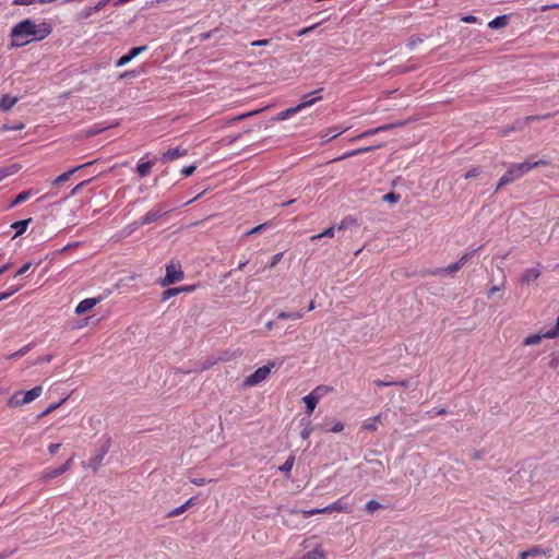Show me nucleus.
I'll return each mask as SVG.
<instances>
[{"label": "nucleus", "instance_id": "f257e3e1", "mask_svg": "<svg viewBox=\"0 0 559 559\" xmlns=\"http://www.w3.org/2000/svg\"><path fill=\"white\" fill-rule=\"evenodd\" d=\"M52 32L51 24L43 20L39 23L25 19L16 23L11 29V47L21 48L34 40H44Z\"/></svg>", "mask_w": 559, "mask_h": 559}, {"label": "nucleus", "instance_id": "f03ea898", "mask_svg": "<svg viewBox=\"0 0 559 559\" xmlns=\"http://www.w3.org/2000/svg\"><path fill=\"white\" fill-rule=\"evenodd\" d=\"M546 166L548 165L547 160L539 159L534 163H519V164H510L508 167V170L506 174L499 179V182L496 187V191L500 190L502 187L513 182L514 180L520 179L525 174H527L530 170H532L534 167L537 166Z\"/></svg>", "mask_w": 559, "mask_h": 559}, {"label": "nucleus", "instance_id": "7ed1b4c3", "mask_svg": "<svg viewBox=\"0 0 559 559\" xmlns=\"http://www.w3.org/2000/svg\"><path fill=\"white\" fill-rule=\"evenodd\" d=\"M41 393H43L41 385H36L26 392L17 391L9 397L8 406L11 408H15V407L22 406L24 404H28V403L33 402L34 400H36L37 397H39L41 395Z\"/></svg>", "mask_w": 559, "mask_h": 559}, {"label": "nucleus", "instance_id": "20e7f679", "mask_svg": "<svg viewBox=\"0 0 559 559\" xmlns=\"http://www.w3.org/2000/svg\"><path fill=\"white\" fill-rule=\"evenodd\" d=\"M275 366L274 362H270L269 365L259 367L253 373L246 377L242 381V388H251L263 382L271 373L272 368Z\"/></svg>", "mask_w": 559, "mask_h": 559}, {"label": "nucleus", "instance_id": "39448f33", "mask_svg": "<svg viewBox=\"0 0 559 559\" xmlns=\"http://www.w3.org/2000/svg\"><path fill=\"white\" fill-rule=\"evenodd\" d=\"M168 212H170V210H166L163 204H156L152 210L146 212L138 222H134L132 225L138 227L152 224L159 219L162 216L166 215Z\"/></svg>", "mask_w": 559, "mask_h": 559}, {"label": "nucleus", "instance_id": "423d86ee", "mask_svg": "<svg viewBox=\"0 0 559 559\" xmlns=\"http://www.w3.org/2000/svg\"><path fill=\"white\" fill-rule=\"evenodd\" d=\"M550 117V114H547V115H536V116H527L525 117L524 119H519L516 121H514V123L510 127H506V128H502L500 131H499V134L501 136H507L509 135L511 132H514V131H521L523 130L527 124L528 122L531 121H534V120H544L546 118Z\"/></svg>", "mask_w": 559, "mask_h": 559}, {"label": "nucleus", "instance_id": "0eeeda50", "mask_svg": "<svg viewBox=\"0 0 559 559\" xmlns=\"http://www.w3.org/2000/svg\"><path fill=\"white\" fill-rule=\"evenodd\" d=\"M183 272L180 264H169L166 266V275L159 281L162 287H168L183 278Z\"/></svg>", "mask_w": 559, "mask_h": 559}, {"label": "nucleus", "instance_id": "6e6552de", "mask_svg": "<svg viewBox=\"0 0 559 559\" xmlns=\"http://www.w3.org/2000/svg\"><path fill=\"white\" fill-rule=\"evenodd\" d=\"M72 464V459H68L60 467L58 468H46L44 472H43V477L45 479H51V478H55V477H58L59 475H61L62 473H64L66 471L69 469V467L71 466Z\"/></svg>", "mask_w": 559, "mask_h": 559}, {"label": "nucleus", "instance_id": "1a4fd4ad", "mask_svg": "<svg viewBox=\"0 0 559 559\" xmlns=\"http://www.w3.org/2000/svg\"><path fill=\"white\" fill-rule=\"evenodd\" d=\"M550 333V329L549 330H542L539 331L538 333L536 334H532V335H528L524 338L523 341V345L524 346H532V345H537L542 342L543 338H550V340H554L555 337H551L549 336L548 334Z\"/></svg>", "mask_w": 559, "mask_h": 559}, {"label": "nucleus", "instance_id": "9d476101", "mask_svg": "<svg viewBox=\"0 0 559 559\" xmlns=\"http://www.w3.org/2000/svg\"><path fill=\"white\" fill-rule=\"evenodd\" d=\"M102 300V298H86V299H83L82 301H80L78 304V306L75 307V313L81 316V314H84L86 312H88L90 310H92L99 301Z\"/></svg>", "mask_w": 559, "mask_h": 559}, {"label": "nucleus", "instance_id": "9b49d317", "mask_svg": "<svg viewBox=\"0 0 559 559\" xmlns=\"http://www.w3.org/2000/svg\"><path fill=\"white\" fill-rule=\"evenodd\" d=\"M537 556L550 557V549H544L538 546H533L530 549L522 551L520 554V559H527L528 557Z\"/></svg>", "mask_w": 559, "mask_h": 559}, {"label": "nucleus", "instance_id": "f8f14e48", "mask_svg": "<svg viewBox=\"0 0 559 559\" xmlns=\"http://www.w3.org/2000/svg\"><path fill=\"white\" fill-rule=\"evenodd\" d=\"M92 164H93V163H92V162H90V163L83 164V165H81V166H78V167L71 168L70 170H68V171H66V173L61 174L60 176H58V177H57V178L51 182V186H52V187H58L60 183L68 181V180L71 178V176H72L75 171H78L79 169H81V168H83V167L90 166V165H92Z\"/></svg>", "mask_w": 559, "mask_h": 559}, {"label": "nucleus", "instance_id": "ddd939ff", "mask_svg": "<svg viewBox=\"0 0 559 559\" xmlns=\"http://www.w3.org/2000/svg\"><path fill=\"white\" fill-rule=\"evenodd\" d=\"M187 154H188V151L186 148H181V147L170 148L162 155V159L166 160V162H173L182 156H186Z\"/></svg>", "mask_w": 559, "mask_h": 559}, {"label": "nucleus", "instance_id": "4468645a", "mask_svg": "<svg viewBox=\"0 0 559 559\" xmlns=\"http://www.w3.org/2000/svg\"><path fill=\"white\" fill-rule=\"evenodd\" d=\"M352 510H353L352 506H349L347 503H343L342 500H337V501L333 502L332 504H330L325 508H322V511H326L328 513L333 512V511L350 513Z\"/></svg>", "mask_w": 559, "mask_h": 559}, {"label": "nucleus", "instance_id": "2eb2a0df", "mask_svg": "<svg viewBox=\"0 0 559 559\" xmlns=\"http://www.w3.org/2000/svg\"><path fill=\"white\" fill-rule=\"evenodd\" d=\"M395 126L396 124H384V126H380L378 128L369 129V130L360 133L359 135H357L355 138H352L349 141L354 142V141L358 140V139L368 138V136H371L373 134L386 131V130H389V129H391V128H393Z\"/></svg>", "mask_w": 559, "mask_h": 559}, {"label": "nucleus", "instance_id": "dca6fc26", "mask_svg": "<svg viewBox=\"0 0 559 559\" xmlns=\"http://www.w3.org/2000/svg\"><path fill=\"white\" fill-rule=\"evenodd\" d=\"M347 130V128H344V129H337L335 127L333 128H330L328 129L326 131H322L320 136L322 139V143H328L329 141L337 138L338 135H341L343 132H345Z\"/></svg>", "mask_w": 559, "mask_h": 559}, {"label": "nucleus", "instance_id": "f3484780", "mask_svg": "<svg viewBox=\"0 0 559 559\" xmlns=\"http://www.w3.org/2000/svg\"><path fill=\"white\" fill-rule=\"evenodd\" d=\"M540 276V271L537 267H531L524 271L520 277L521 283L530 284Z\"/></svg>", "mask_w": 559, "mask_h": 559}, {"label": "nucleus", "instance_id": "a211bd4d", "mask_svg": "<svg viewBox=\"0 0 559 559\" xmlns=\"http://www.w3.org/2000/svg\"><path fill=\"white\" fill-rule=\"evenodd\" d=\"M376 147H381V145L368 146V147H361V148L348 151V152L344 153L342 156H340L337 158H334L333 162L341 160V159H346V158H349V157H353V156H357V155L367 153V152H369V151H371V150H373Z\"/></svg>", "mask_w": 559, "mask_h": 559}, {"label": "nucleus", "instance_id": "6ab92c4d", "mask_svg": "<svg viewBox=\"0 0 559 559\" xmlns=\"http://www.w3.org/2000/svg\"><path fill=\"white\" fill-rule=\"evenodd\" d=\"M19 98L15 96L3 95L0 99V110L9 111L17 103Z\"/></svg>", "mask_w": 559, "mask_h": 559}, {"label": "nucleus", "instance_id": "aec40b11", "mask_svg": "<svg viewBox=\"0 0 559 559\" xmlns=\"http://www.w3.org/2000/svg\"><path fill=\"white\" fill-rule=\"evenodd\" d=\"M321 91L322 90H318L311 94L305 95L302 98V102L298 105L299 109L302 110L304 108L310 107L313 104H316L317 102L321 100L322 96L310 97L313 94H319Z\"/></svg>", "mask_w": 559, "mask_h": 559}, {"label": "nucleus", "instance_id": "412c9836", "mask_svg": "<svg viewBox=\"0 0 559 559\" xmlns=\"http://www.w3.org/2000/svg\"><path fill=\"white\" fill-rule=\"evenodd\" d=\"M195 498L192 497L190 499H188L183 504H181L180 507L178 508H175L173 509L171 511H169L167 513V518H174V516H178L180 514H182L183 512L187 511V509L191 506H193L195 502H194Z\"/></svg>", "mask_w": 559, "mask_h": 559}, {"label": "nucleus", "instance_id": "4be33fe9", "mask_svg": "<svg viewBox=\"0 0 559 559\" xmlns=\"http://www.w3.org/2000/svg\"><path fill=\"white\" fill-rule=\"evenodd\" d=\"M102 457L103 456H88V459L83 460L81 464L84 468H90L93 472H96L99 465L102 464Z\"/></svg>", "mask_w": 559, "mask_h": 559}, {"label": "nucleus", "instance_id": "5701e85b", "mask_svg": "<svg viewBox=\"0 0 559 559\" xmlns=\"http://www.w3.org/2000/svg\"><path fill=\"white\" fill-rule=\"evenodd\" d=\"M459 270H461V266L456 261L455 263H452V264L448 265L447 267L436 269V270L431 271L430 274L435 275V276L436 275H444V274L457 272Z\"/></svg>", "mask_w": 559, "mask_h": 559}, {"label": "nucleus", "instance_id": "b1692460", "mask_svg": "<svg viewBox=\"0 0 559 559\" xmlns=\"http://www.w3.org/2000/svg\"><path fill=\"white\" fill-rule=\"evenodd\" d=\"M301 559H325L321 544H317L313 549L307 551Z\"/></svg>", "mask_w": 559, "mask_h": 559}, {"label": "nucleus", "instance_id": "393cba45", "mask_svg": "<svg viewBox=\"0 0 559 559\" xmlns=\"http://www.w3.org/2000/svg\"><path fill=\"white\" fill-rule=\"evenodd\" d=\"M358 219L354 215H346L337 225L338 230H345L352 226H357Z\"/></svg>", "mask_w": 559, "mask_h": 559}, {"label": "nucleus", "instance_id": "a878e982", "mask_svg": "<svg viewBox=\"0 0 559 559\" xmlns=\"http://www.w3.org/2000/svg\"><path fill=\"white\" fill-rule=\"evenodd\" d=\"M331 392H333L332 386L322 384V385H318L310 393L320 401L323 396H325L326 394H329Z\"/></svg>", "mask_w": 559, "mask_h": 559}, {"label": "nucleus", "instance_id": "bb28decb", "mask_svg": "<svg viewBox=\"0 0 559 559\" xmlns=\"http://www.w3.org/2000/svg\"><path fill=\"white\" fill-rule=\"evenodd\" d=\"M25 286V283L21 282L16 285H12L10 286L5 292L3 293H0V301L4 300V299H8L10 298L11 296H13L15 293H17L19 290H21L23 287Z\"/></svg>", "mask_w": 559, "mask_h": 559}, {"label": "nucleus", "instance_id": "cd10ccee", "mask_svg": "<svg viewBox=\"0 0 559 559\" xmlns=\"http://www.w3.org/2000/svg\"><path fill=\"white\" fill-rule=\"evenodd\" d=\"M154 166V162H141L138 164L136 171L140 177L147 176Z\"/></svg>", "mask_w": 559, "mask_h": 559}, {"label": "nucleus", "instance_id": "c85d7f7f", "mask_svg": "<svg viewBox=\"0 0 559 559\" xmlns=\"http://www.w3.org/2000/svg\"><path fill=\"white\" fill-rule=\"evenodd\" d=\"M304 402L306 404L307 414L311 415L313 413V411L316 409V406H317L319 400L317 397H314L311 393H309L308 395H306L304 397Z\"/></svg>", "mask_w": 559, "mask_h": 559}, {"label": "nucleus", "instance_id": "c756f323", "mask_svg": "<svg viewBox=\"0 0 559 559\" xmlns=\"http://www.w3.org/2000/svg\"><path fill=\"white\" fill-rule=\"evenodd\" d=\"M31 221H32L31 218H27V219L14 222L11 227L15 230V236H20L23 233H25Z\"/></svg>", "mask_w": 559, "mask_h": 559}, {"label": "nucleus", "instance_id": "7c9ffc66", "mask_svg": "<svg viewBox=\"0 0 559 559\" xmlns=\"http://www.w3.org/2000/svg\"><path fill=\"white\" fill-rule=\"evenodd\" d=\"M508 24V17L507 15H501L495 17L492 21L489 22L488 26L492 29L502 28L507 26Z\"/></svg>", "mask_w": 559, "mask_h": 559}, {"label": "nucleus", "instance_id": "2f4dec72", "mask_svg": "<svg viewBox=\"0 0 559 559\" xmlns=\"http://www.w3.org/2000/svg\"><path fill=\"white\" fill-rule=\"evenodd\" d=\"M336 228L337 227H335V226H331V227L326 228L324 231H322L321 234L311 236L310 241L317 242L319 239H321L323 237L333 238Z\"/></svg>", "mask_w": 559, "mask_h": 559}, {"label": "nucleus", "instance_id": "473e14b6", "mask_svg": "<svg viewBox=\"0 0 559 559\" xmlns=\"http://www.w3.org/2000/svg\"><path fill=\"white\" fill-rule=\"evenodd\" d=\"M107 2L108 0H100L95 7L84 9L82 15L84 17H90L93 13L100 11Z\"/></svg>", "mask_w": 559, "mask_h": 559}, {"label": "nucleus", "instance_id": "72a5a7b5", "mask_svg": "<svg viewBox=\"0 0 559 559\" xmlns=\"http://www.w3.org/2000/svg\"><path fill=\"white\" fill-rule=\"evenodd\" d=\"M381 416L378 415L376 417L369 418L364 421L362 428L366 430H376L378 428V425L380 424Z\"/></svg>", "mask_w": 559, "mask_h": 559}, {"label": "nucleus", "instance_id": "f704fd0d", "mask_svg": "<svg viewBox=\"0 0 559 559\" xmlns=\"http://www.w3.org/2000/svg\"><path fill=\"white\" fill-rule=\"evenodd\" d=\"M299 111H300V109H299L298 105L295 107L287 108V109L278 112L277 120H286Z\"/></svg>", "mask_w": 559, "mask_h": 559}, {"label": "nucleus", "instance_id": "c9c22d12", "mask_svg": "<svg viewBox=\"0 0 559 559\" xmlns=\"http://www.w3.org/2000/svg\"><path fill=\"white\" fill-rule=\"evenodd\" d=\"M32 192L31 191H22L20 192L15 199L11 202L10 204V207H14V206H17L20 205L21 203L25 202L26 200H28V198L31 197Z\"/></svg>", "mask_w": 559, "mask_h": 559}, {"label": "nucleus", "instance_id": "e433bc0d", "mask_svg": "<svg viewBox=\"0 0 559 559\" xmlns=\"http://www.w3.org/2000/svg\"><path fill=\"white\" fill-rule=\"evenodd\" d=\"M304 317V312L301 311H295V312H285V311H280L277 313V318L281 319V320H286V319H293V320H298V319H301Z\"/></svg>", "mask_w": 559, "mask_h": 559}, {"label": "nucleus", "instance_id": "4c0bfd02", "mask_svg": "<svg viewBox=\"0 0 559 559\" xmlns=\"http://www.w3.org/2000/svg\"><path fill=\"white\" fill-rule=\"evenodd\" d=\"M179 289L178 287H173V288H168L166 290H164L162 293V301H166L168 300L169 298L174 297V296H177L179 295Z\"/></svg>", "mask_w": 559, "mask_h": 559}, {"label": "nucleus", "instance_id": "58836bf2", "mask_svg": "<svg viewBox=\"0 0 559 559\" xmlns=\"http://www.w3.org/2000/svg\"><path fill=\"white\" fill-rule=\"evenodd\" d=\"M381 508H382L381 503H379V502H378V501H376V500H370V501H368V502L366 503V507H365V509H366V511H367L368 513H373V512H376V511L380 510Z\"/></svg>", "mask_w": 559, "mask_h": 559}, {"label": "nucleus", "instance_id": "ea45409f", "mask_svg": "<svg viewBox=\"0 0 559 559\" xmlns=\"http://www.w3.org/2000/svg\"><path fill=\"white\" fill-rule=\"evenodd\" d=\"M147 50V46H139V47H133L129 50L128 55L131 59H134L135 57H138L141 52H144Z\"/></svg>", "mask_w": 559, "mask_h": 559}, {"label": "nucleus", "instance_id": "a19ab883", "mask_svg": "<svg viewBox=\"0 0 559 559\" xmlns=\"http://www.w3.org/2000/svg\"><path fill=\"white\" fill-rule=\"evenodd\" d=\"M294 465V456H289L288 460L281 466H278V471L284 473H289Z\"/></svg>", "mask_w": 559, "mask_h": 559}, {"label": "nucleus", "instance_id": "79ce46f5", "mask_svg": "<svg viewBox=\"0 0 559 559\" xmlns=\"http://www.w3.org/2000/svg\"><path fill=\"white\" fill-rule=\"evenodd\" d=\"M344 429V425L341 421H333L330 425H326V431L341 432Z\"/></svg>", "mask_w": 559, "mask_h": 559}, {"label": "nucleus", "instance_id": "37998d69", "mask_svg": "<svg viewBox=\"0 0 559 559\" xmlns=\"http://www.w3.org/2000/svg\"><path fill=\"white\" fill-rule=\"evenodd\" d=\"M383 201L389 203H397L400 201V194H396L394 192H389L383 195Z\"/></svg>", "mask_w": 559, "mask_h": 559}, {"label": "nucleus", "instance_id": "c03bdc74", "mask_svg": "<svg viewBox=\"0 0 559 559\" xmlns=\"http://www.w3.org/2000/svg\"><path fill=\"white\" fill-rule=\"evenodd\" d=\"M321 24H322V22H319V23H316V24H313L311 26L304 27V28H301L300 31L297 32V36L307 35V34L311 33L312 31H314Z\"/></svg>", "mask_w": 559, "mask_h": 559}, {"label": "nucleus", "instance_id": "a18cd8bd", "mask_svg": "<svg viewBox=\"0 0 559 559\" xmlns=\"http://www.w3.org/2000/svg\"><path fill=\"white\" fill-rule=\"evenodd\" d=\"M283 255H284L283 252H280V253H276L275 255H273L271 261L267 264V267H270V269L275 267L283 259Z\"/></svg>", "mask_w": 559, "mask_h": 559}, {"label": "nucleus", "instance_id": "49530a36", "mask_svg": "<svg viewBox=\"0 0 559 559\" xmlns=\"http://www.w3.org/2000/svg\"><path fill=\"white\" fill-rule=\"evenodd\" d=\"M66 401V399L61 400L59 403H56V404H50L41 414L40 416L44 417V416H47L49 415L50 413H52L53 411H56L63 402Z\"/></svg>", "mask_w": 559, "mask_h": 559}, {"label": "nucleus", "instance_id": "de8ad7c7", "mask_svg": "<svg viewBox=\"0 0 559 559\" xmlns=\"http://www.w3.org/2000/svg\"><path fill=\"white\" fill-rule=\"evenodd\" d=\"M33 266V263L32 262H27L25 264H23L17 271L16 273L14 274V277H17V276H22L24 274H26L29 269Z\"/></svg>", "mask_w": 559, "mask_h": 559}, {"label": "nucleus", "instance_id": "09e8293b", "mask_svg": "<svg viewBox=\"0 0 559 559\" xmlns=\"http://www.w3.org/2000/svg\"><path fill=\"white\" fill-rule=\"evenodd\" d=\"M476 253V250H473V251H469V252H466L464 253L460 260L457 261V263L460 264V266L462 267L474 254Z\"/></svg>", "mask_w": 559, "mask_h": 559}, {"label": "nucleus", "instance_id": "8fccbe9b", "mask_svg": "<svg viewBox=\"0 0 559 559\" xmlns=\"http://www.w3.org/2000/svg\"><path fill=\"white\" fill-rule=\"evenodd\" d=\"M480 173H481L480 168L474 167V168H472V169H469L468 171L465 173L464 178L465 179H471V178L479 176Z\"/></svg>", "mask_w": 559, "mask_h": 559}, {"label": "nucleus", "instance_id": "3c124183", "mask_svg": "<svg viewBox=\"0 0 559 559\" xmlns=\"http://www.w3.org/2000/svg\"><path fill=\"white\" fill-rule=\"evenodd\" d=\"M29 348H31V346L26 345L23 348L19 349L17 352L13 353L10 356V358H20V357L24 356L29 350Z\"/></svg>", "mask_w": 559, "mask_h": 559}, {"label": "nucleus", "instance_id": "603ef678", "mask_svg": "<svg viewBox=\"0 0 559 559\" xmlns=\"http://www.w3.org/2000/svg\"><path fill=\"white\" fill-rule=\"evenodd\" d=\"M254 114H257V111H250V112H247V114H242V115H239V116H236L234 117L233 119H230L229 122H238V121H241L248 117H251L253 116Z\"/></svg>", "mask_w": 559, "mask_h": 559}, {"label": "nucleus", "instance_id": "864d4df0", "mask_svg": "<svg viewBox=\"0 0 559 559\" xmlns=\"http://www.w3.org/2000/svg\"><path fill=\"white\" fill-rule=\"evenodd\" d=\"M132 59L129 57L128 53L123 55L122 57H120L116 63L117 67H123L126 64H128Z\"/></svg>", "mask_w": 559, "mask_h": 559}, {"label": "nucleus", "instance_id": "5fc2aeb1", "mask_svg": "<svg viewBox=\"0 0 559 559\" xmlns=\"http://www.w3.org/2000/svg\"><path fill=\"white\" fill-rule=\"evenodd\" d=\"M548 335L556 338L559 337V317L556 320L555 326L550 329V333Z\"/></svg>", "mask_w": 559, "mask_h": 559}, {"label": "nucleus", "instance_id": "6e6d98bb", "mask_svg": "<svg viewBox=\"0 0 559 559\" xmlns=\"http://www.w3.org/2000/svg\"><path fill=\"white\" fill-rule=\"evenodd\" d=\"M195 168H197L195 165H190V166L183 167L181 169V174L185 177H189V176H191L194 173Z\"/></svg>", "mask_w": 559, "mask_h": 559}, {"label": "nucleus", "instance_id": "4d7b16f0", "mask_svg": "<svg viewBox=\"0 0 559 559\" xmlns=\"http://www.w3.org/2000/svg\"><path fill=\"white\" fill-rule=\"evenodd\" d=\"M503 286H504V282L500 286H498V285L491 286L487 292L488 297H491L493 294L500 292L503 288Z\"/></svg>", "mask_w": 559, "mask_h": 559}, {"label": "nucleus", "instance_id": "13d9d810", "mask_svg": "<svg viewBox=\"0 0 559 559\" xmlns=\"http://www.w3.org/2000/svg\"><path fill=\"white\" fill-rule=\"evenodd\" d=\"M267 225H269L267 223L260 224V225L255 226L254 228H252L251 230H249V231L247 233V235H252V234L260 233V231H262L263 229H265V227H266Z\"/></svg>", "mask_w": 559, "mask_h": 559}, {"label": "nucleus", "instance_id": "bf43d9fd", "mask_svg": "<svg viewBox=\"0 0 559 559\" xmlns=\"http://www.w3.org/2000/svg\"><path fill=\"white\" fill-rule=\"evenodd\" d=\"M302 513H304L305 518H309L314 514L328 513V512L322 511V509H313V510H309V511H304Z\"/></svg>", "mask_w": 559, "mask_h": 559}, {"label": "nucleus", "instance_id": "052dcab7", "mask_svg": "<svg viewBox=\"0 0 559 559\" xmlns=\"http://www.w3.org/2000/svg\"><path fill=\"white\" fill-rule=\"evenodd\" d=\"M37 2V0H13L14 5H31Z\"/></svg>", "mask_w": 559, "mask_h": 559}, {"label": "nucleus", "instance_id": "680f3d73", "mask_svg": "<svg viewBox=\"0 0 559 559\" xmlns=\"http://www.w3.org/2000/svg\"><path fill=\"white\" fill-rule=\"evenodd\" d=\"M461 21L466 24H473L477 22V17L474 15H465L461 19Z\"/></svg>", "mask_w": 559, "mask_h": 559}, {"label": "nucleus", "instance_id": "e2e57ef3", "mask_svg": "<svg viewBox=\"0 0 559 559\" xmlns=\"http://www.w3.org/2000/svg\"><path fill=\"white\" fill-rule=\"evenodd\" d=\"M179 293H191L195 289V285H186V286H179L178 287Z\"/></svg>", "mask_w": 559, "mask_h": 559}, {"label": "nucleus", "instance_id": "0e129e2a", "mask_svg": "<svg viewBox=\"0 0 559 559\" xmlns=\"http://www.w3.org/2000/svg\"><path fill=\"white\" fill-rule=\"evenodd\" d=\"M373 383H374L376 386H391V385H393V381H391V380H388V381L374 380Z\"/></svg>", "mask_w": 559, "mask_h": 559}, {"label": "nucleus", "instance_id": "69168bd1", "mask_svg": "<svg viewBox=\"0 0 559 559\" xmlns=\"http://www.w3.org/2000/svg\"><path fill=\"white\" fill-rule=\"evenodd\" d=\"M60 443H50L48 445V451L50 452V454H55L60 449Z\"/></svg>", "mask_w": 559, "mask_h": 559}, {"label": "nucleus", "instance_id": "338daca9", "mask_svg": "<svg viewBox=\"0 0 559 559\" xmlns=\"http://www.w3.org/2000/svg\"><path fill=\"white\" fill-rule=\"evenodd\" d=\"M409 384V381L404 379V380H399V381H393V385H396V386H402V388H407Z\"/></svg>", "mask_w": 559, "mask_h": 559}, {"label": "nucleus", "instance_id": "774afa93", "mask_svg": "<svg viewBox=\"0 0 559 559\" xmlns=\"http://www.w3.org/2000/svg\"><path fill=\"white\" fill-rule=\"evenodd\" d=\"M270 43L269 39H258L251 43V46H266Z\"/></svg>", "mask_w": 559, "mask_h": 559}]
</instances>
